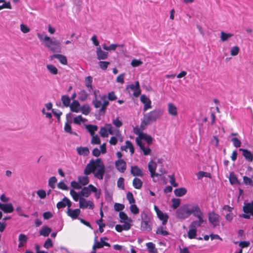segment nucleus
<instances>
[{
  "label": "nucleus",
  "mask_w": 253,
  "mask_h": 253,
  "mask_svg": "<svg viewBox=\"0 0 253 253\" xmlns=\"http://www.w3.org/2000/svg\"><path fill=\"white\" fill-rule=\"evenodd\" d=\"M105 173V167L102 159L101 158L91 159L86 165L84 171V173L86 176H79L78 180L80 184L86 185L89 182V178L87 175L93 173L95 178L101 180L103 178Z\"/></svg>",
  "instance_id": "nucleus-1"
},
{
  "label": "nucleus",
  "mask_w": 253,
  "mask_h": 253,
  "mask_svg": "<svg viewBox=\"0 0 253 253\" xmlns=\"http://www.w3.org/2000/svg\"><path fill=\"white\" fill-rule=\"evenodd\" d=\"M163 111L160 109H154L143 115V123L149 125L150 123L156 122L163 115Z\"/></svg>",
  "instance_id": "nucleus-2"
},
{
  "label": "nucleus",
  "mask_w": 253,
  "mask_h": 253,
  "mask_svg": "<svg viewBox=\"0 0 253 253\" xmlns=\"http://www.w3.org/2000/svg\"><path fill=\"white\" fill-rule=\"evenodd\" d=\"M44 45L52 52L61 51V43L58 40H52L50 37L45 36L44 37Z\"/></svg>",
  "instance_id": "nucleus-3"
},
{
  "label": "nucleus",
  "mask_w": 253,
  "mask_h": 253,
  "mask_svg": "<svg viewBox=\"0 0 253 253\" xmlns=\"http://www.w3.org/2000/svg\"><path fill=\"white\" fill-rule=\"evenodd\" d=\"M176 216L180 219H185L190 216L187 204L182 205L177 210Z\"/></svg>",
  "instance_id": "nucleus-4"
},
{
  "label": "nucleus",
  "mask_w": 253,
  "mask_h": 253,
  "mask_svg": "<svg viewBox=\"0 0 253 253\" xmlns=\"http://www.w3.org/2000/svg\"><path fill=\"white\" fill-rule=\"evenodd\" d=\"M208 219L209 222L213 227H216L219 225L220 216L214 211H210L208 213Z\"/></svg>",
  "instance_id": "nucleus-5"
},
{
  "label": "nucleus",
  "mask_w": 253,
  "mask_h": 253,
  "mask_svg": "<svg viewBox=\"0 0 253 253\" xmlns=\"http://www.w3.org/2000/svg\"><path fill=\"white\" fill-rule=\"evenodd\" d=\"M107 238L106 237H102L100 238V241H97L96 239L95 240V243L93 246V251L91 253H96V249H101L103 248L104 246H106L108 247H110V244L104 241V240H107Z\"/></svg>",
  "instance_id": "nucleus-6"
},
{
  "label": "nucleus",
  "mask_w": 253,
  "mask_h": 253,
  "mask_svg": "<svg viewBox=\"0 0 253 253\" xmlns=\"http://www.w3.org/2000/svg\"><path fill=\"white\" fill-rule=\"evenodd\" d=\"M79 207L82 209L88 208L90 210H93L94 205L92 201L86 200L83 197H80L79 199Z\"/></svg>",
  "instance_id": "nucleus-7"
},
{
  "label": "nucleus",
  "mask_w": 253,
  "mask_h": 253,
  "mask_svg": "<svg viewBox=\"0 0 253 253\" xmlns=\"http://www.w3.org/2000/svg\"><path fill=\"white\" fill-rule=\"evenodd\" d=\"M130 89L133 91V95L137 97L141 94V89L140 88V84L138 81L135 82V83L128 84L126 87V89Z\"/></svg>",
  "instance_id": "nucleus-8"
},
{
  "label": "nucleus",
  "mask_w": 253,
  "mask_h": 253,
  "mask_svg": "<svg viewBox=\"0 0 253 253\" xmlns=\"http://www.w3.org/2000/svg\"><path fill=\"white\" fill-rule=\"evenodd\" d=\"M190 215H193L194 217L199 214L202 210L199 205L194 203H187Z\"/></svg>",
  "instance_id": "nucleus-9"
},
{
  "label": "nucleus",
  "mask_w": 253,
  "mask_h": 253,
  "mask_svg": "<svg viewBox=\"0 0 253 253\" xmlns=\"http://www.w3.org/2000/svg\"><path fill=\"white\" fill-rule=\"evenodd\" d=\"M96 187L92 184H89L87 187H84L82 189L80 192L81 196L84 197H88L91 192H95Z\"/></svg>",
  "instance_id": "nucleus-10"
},
{
  "label": "nucleus",
  "mask_w": 253,
  "mask_h": 253,
  "mask_svg": "<svg viewBox=\"0 0 253 253\" xmlns=\"http://www.w3.org/2000/svg\"><path fill=\"white\" fill-rule=\"evenodd\" d=\"M135 133L139 134V136L136 138H139L141 141H142V140L146 141L148 145L152 144L153 138L151 135L146 133L140 132L139 130H138L137 132H136Z\"/></svg>",
  "instance_id": "nucleus-11"
},
{
  "label": "nucleus",
  "mask_w": 253,
  "mask_h": 253,
  "mask_svg": "<svg viewBox=\"0 0 253 253\" xmlns=\"http://www.w3.org/2000/svg\"><path fill=\"white\" fill-rule=\"evenodd\" d=\"M140 101L144 104L143 109L144 112H146L148 109L152 108V102L151 100L145 94L141 95Z\"/></svg>",
  "instance_id": "nucleus-12"
},
{
  "label": "nucleus",
  "mask_w": 253,
  "mask_h": 253,
  "mask_svg": "<svg viewBox=\"0 0 253 253\" xmlns=\"http://www.w3.org/2000/svg\"><path fill=\"white\" fill-rule=\"evenodd\" d=\"M136 143L140 149L142 151L144 155L147 156L150 154L151 149L149 147H146L143 141H141L139 138H136Z\"/></svg>",
  "instance_id": "nucleus-13"
},
{
  "label": "nucleus",
  "mask_w": 253,
  "mask_h": 253,
  "mask_svg": "<svg viewBox=\"0 0 253 253\" xmlns=\"http://www.w3.org/2000/svg\"><path fill=\"white\" fill-rule=\"evenodd\" d=\"M116 168L120 172H124L126 169V162L123 159H119L115 163Z\"/></svg>",
  "instance_id": "nucleus-14"
},
{
  "label": "nucleus",
  "mask_w": 253,
  "mask_h": 253,
  "mask_svg": "<svg viewBox=\"0 0 253 253\" xmlns=\"http://www.w3.org/2000/svg\"><path fill=\"white\" fill-rule=\"evenodd\" d=\"M148 170L150 172L151 177H154L158 176V173H156V169L157 168V164L153 161H151L148 164Z\"/></svg>",
  "instance_id": "nucleus-15"
},
{
  "label": "nucleus",
  "mask_w": 253,
  "mask_h": 253,
  "mask_svg": "<svg viewBox=\"0 0 253 253\" xmlns=\"http://www.w3.org/2000/svg\"><path fill=\"white\" fill-rule=\"evenodd\" d=\"M81 211L79 209H76L72 210L68 208L67 213L68 215L71 217L73 219H75L78 218L79 214H80Z\"/></svg>",
  "instance_id": "nucleus-16"
},
{
  "label": "nucleus",
  "mask_w": 253,
  "mask_h": 253,
  "mask_svg": "<svg viewBox=\"0 0 253 253\" xmlns=\"http://www.w3.org/2000/svg\"><path fill=\"white\" fill-rule=\"evenodd\" d=\"M66 206H68V208L70 207L71 202L66 197H64L62 201L58 202L56 205V207L58 209L64 208Z\"/></svg>",
  "instance_id": "nucleus-17"
},
{
  "label": "nucleus",
  "mask_w": 253,
  "mask_h": 253,
  "mask_svg": "<svg viewBox=\"0 0 253 253\" xmlns=\"http://www.w3.org/2000/svg\"><path fill=\"white\" fill-rule=\"evenodd\" d=\"M130 173L134 176L142 177L144 175L142 169L137 166L131 167Z\"/></svg>",
  "instance_id": "nucleus-18"
},
{
  "label": "nucleus",
  "mask_w": 253,
  "mask_h": 253,
  "mask_svg": "<svg viewBox=\"0 0 253 253\" xmlns=\"http://www.w3.org/2000/svg\"><path fill=\"white\" fill-rule=\"evenodd\" d=\"M56 58L59 60L60 63L62 65H66L67 64V59L65 55L60 54H54L50 56L51 60Z\"/></svg>",
  "instance_id": "nucleus-19"
},
{
  "label": "nucleus",
  "mask_w": 253,
  "mask_h": 253,
  "mask_svg": "<svg viewBox=\"0 0 253 253\" xmlns=\"http://www.w3.org/2000/svg\"><path fill=\"white\" fill-rule=\"evenodd\" d=\"M96 54L97 59L99 60H104L108 57V52L103 51L100 47L96 48Z\"/></svg>",
  "instance_id": "nucleus-20"
},
{
  "label": "nucleus",
  "mask_w": 253,
  "mask_h": 253,
  "mask_svg": "<svg viewBox=\"0 0 253 253\" xmlns=\"http://www.w3.org/2000/svg\"><path fill=\"white\" fill-rule=\"evenodd\" d=\"M240 151H242L243 156L245 159L248 162H252L253 160V154L248 149H240Z\"/></svg>",
  "instance_id": "nucleus-21"
},
{
  "label": "nucleus",
  "mask_w": 253,
  "mask_h": 253,
  "mask_svg": "<svg viewBox=\"0 0 253 253\" xmlns=\"http://www.w3.org/2000/svg\"><path fill=\"white\" fill-rule=\"evenodd\" d=\"M1 211L5 213H12L14 211V207L11 203L3 204Z\"/></svg>",
  "instance_id": "nucleus-22"
},
{
  "label": "nucleus",
  "mask_w": 253,
  "mask_h": 253,
  "mask_svg": "<svg viewBox=\"0 0 253 253\" xmlns=\"http://www.w3.org/2000/svg\"><path fill=\"white\" fill-rule=\"evenodd\" d=\"M78 154L81 156H87L89 154V151L86 147H78L77 148Z\"/></svg>",
  "instance_id": "nucleus-23"
},
{
  "label": "nucleus",
  "mask_w": 253,
  "mask_h": 253,
  "mask_svg": "<svg viewBox=\"0 0 253 253\" xmlns=\"http://www.w3.org/2000/svg\"><path fill=\"white\" fill-rule=\"evenodd\" d=\"M243 211L246 213L253 214V201L251 203L245 204L243 207Z\"/></svg>",
  "instance_id": "nucleus-24"
},
{
  "label": "nucleus",
  "mask_w": 253,
  "mask_h": 253,
  "mask_svg": "<svg viewBox=\"0 0 253 253\" xmlns=\"http://www.w3.org/2000/svg\"><path fill=\"white\" fill-rule=\"evenodd\" d=\"M80 104L79 101L76 100H74L69 106L71 111L78 113L80 111Z\"/></svg>",
  "instance_id": "nucleus-25"
},
{
  "label": "nucleus",
  "mask_w": 253,
  "mask_h": 253,
  "mask_svg": "<svg viewBox=\"0 0 253 253\" xmlns=\"http://www.w3.org/2000/svg\"><path fill=\"white\" fill-rule=\"evenodd\" d=\"M168 112L170 115L175 116L177 115V107L172 103H169L168 105Z\"/></svg>",
  "instance_id": "nucleus-26"
},
{
  "label": "nucleus",
  "mask_w": 253,
  "mask_h": 253,
  "mask_svg": "<svg viewBox=\"0 0 253 253\" xmlns=\"http://www.w3.org/2000/svg\"><path fill=\"white\" fill-rule=\"evenodd\" d=\"M18 241L19 242L18 244V248L23 247L28 241L27 236L24 234H20L18 236Z\"/></svg>",
  "instance_id": "nucleus-27"
},
{
  "label": "nucleus",
  "mask_w": 253,
  "mask_h": 253,
  "mask_svg": "<svg viewBox=\"0 0 253 253\" xmlns=\"http://www.w3.org/2000/svg\"><path fill=\"white\" fill-rule=\"evenodd\" d=\"M158 217L160 220L162 221V224L165 225L168 222L169 219V215L166 212H163L162 211L157 215Z\"/></svg>",
  "instance_id": "nucleus-28"
},
{
  "label": "nucleus",
  "mask_w": 253,
  "mask_h": 253,
  "mask_svg": "<svg viewBox=\"0 0 253 253\" xmlns=\"http://www.w3.org/2000/svg\"><path fill=\"white\" fill-rule=\"evenodd\" d=\"M51 231V229L45 225L43 226L40 230V235L44 237H47Z\"/></svg>",
  "instance_id": "nucleus-29"
},
{
  "label": "nucleus",
  "mask_w": 253,
  "mask_h": 253,
  "mask_svg": "<svg viewBox=\"0 0 253 253\" xmlns=\"http://www.w3.org/2000/svg\"><path fill=\"white\" fill-rule=\"evenodd\" d=\"M141 228L142 230L150 231L152 230L150 221H141Z\"/></svg>",
  "instance_id": "nucleus-30"
},
{
  "label": "nucleus",
  "mask_w": 253,
  "mask_h": 253,
  "mask_svg": "<svg viewBox=\"0 0 253 253\" xmlns=\"http://www.w3.org/2000/svg\"><path fill=\"white\" fill-rule=\"evenodd\" d=\"M109 104L108 100H104L103 104L101 105V108L98 110V114L100 116H103L105 114L107 107Z\"/></svg>",
  "instance_id": "nucleus-31"
},
{
  "label": "nucleus",
  "mask_w": 253,
  "mask_h": 253,
  "mask_svg": "<svg viewBox=\"0 0 253 253\" xmlns=\"http://www.w3.org/2000/svg\"><path fill=\"white\" fill-rule=\"evenodd\" d=\"M132 185L134 188L137 189H140L142 187L143 182L140 179L137 177H135L132 181Z\"/></svg>",
  "instance_id": "nucleus-32"
},
{
  "label": "nucleus",
  "mask_w": 253,
  "mask_h": 253,
  "mask_svg": "<svg viewBox=\"0 0 253 253\" xmlns=\"http://www.w3.org/2000/svg\"><path fill=\"white\" fill-rule=\"evenodd\" d=\"M186 193L187 190L184 187L177 188L174 190V193L177 197H182L185 195Z\"/></svg>",
  "instance_id": "nucleus-33"
},
{
  "label": "nucleus",
  "mask_w": 253,
  "mask_h": 253,
  "mask_svg": "<svg viewBox=\"0 0 253 253\" xmlns=\"http://www.w3.org/2000/svg\"><path fill=\"white\" fill-rule=\"evenodd\" d=\"M119 217L120 218V222L121 223L126 221L133 222L132 219L130 217H128L127 214L124 211L120 212Z\"/></svg>",
  "instance_id": "nucleus-34"
},
{
  "label": "nucleus",
  "mask_w": 253,
  "mask_h": 253,
  "mask_svg": "<svg viewBox=\"0 0 253 253\" xmlns=\"http://www.w3.org/2000/svg\"><path fill=\"white\" fill-rule=\"evenodd\" d=\"M61 100L64 107H69L71 104V99L67 95H62Z\"/></svg>",
  "instance_id": "nucleus-35"
},
{
  "label": "nucleus",
  "mask_w": 253,
  "mask_h": 253,
  "mask_svg": "<svg viewBox=\"0 0 253 253\" xmlns=\"http://www.w3.org/2000/svg\"><path fill=\"white\" fill-rule=\"evenodd\" d=\"M88 96V94L84 89L81 90L79 92V99L81 101H85Z\"/></svg>",
  "instance_id": "nucleus-36"
},
{
  "label": "nucleus",
  "mask_w": 253,
  "mask_h": 253,
  "mask_svg": "<svg viewBox=\"0 0 253 253\" xmlns=\"http://www.w3.org/2000/svg\"><path fill=\"white\" fill-rule=\"evenodd\" d=\"M148 250L152 253H158L157 249L155 248V245L152 242H148L146 244Z\"/></svg>",
  "instance_id": "nucleus-37"
},
{
  "label": "nucleus",
  "mask_w": 253,
  "mask_h": 253,
  "mask_svg": "<svg viewBox=\"0 0 253 253\" xmlns=\"http://www.w3.org/2000/svg\"><path fill=\"white\" fill-rule=\"evenodd\" d=\"M81 112L84 115H87L90 112V109L88 104H84L80 108Z\"/></svg>",
  "instance_id": "nucleus-38"
},
{
  "label": "nucleus",
  "mask_w": 253,
  "mask_h": 253,
  "mask_svg": "<svg viewBox=\"0 0 253 253\" xmlns=\"http://www.w3.org/2000/svg\"><path fill=\"white\" fill-rule=\"evenodd\" d=\"M47 70L52 75H56L58 73L57 68L52 64H47L46 65Z\"/></svg>",
  "instance_id": "nucleus-39"
},
{
  "label": "nucleus",
  "mask_w": 253,
  "mask_h": 253,
  "mask_svg": "<svg viewBox=\"0 0 253 253\" xmlns=\"http://www.w3.org/2000/svg\"><path fill=\"white\" fill-rule=\"evenodd\" d=\"M233 36V34L226 33L223 31H222L221 32L220 40L221 42H224Z\"/></svg>",
  "instance_id": "nucleus-40"
},
{
  "label": "nucleus",
  "mask_w": 253,
  "mask_h": 253,
  "mask_svg": "<svg viewBox=\"0 0 253 253\" xmlns=\"http://www.w3.org/2000/svg\"><path fill=\"white\" fill-rule=\"evenodd\" d=\"M141 221H151V216L146 211H143L141 212Z\"/></svg>",
  "instance_id": "nucleus-41"
},
{
  "label": "nucleus",
  "mask_w": 253,
  "mask_h": 253,
  "mask_svg": "<svg viewBox=\"0 0 253 253\" xmlns=\"http://www.w3.org/2000/svg\"><path fill=\"white\" fill-rule=\"evenodd\" d=\"M197 235V229L189 227V230L188 232V237L189 239H194Z\"/></svg>",
  "instance_id": "nucleus-42"
},
{
  "label": "nucleus",
  "mask_w": 253,
  "mask_h": 253,
  "mask_svg": "<svg viewBox=\"0 0 253 253\" xmlns=\"http://www.w3.org/2000/svg\"><path fill=\"white\" fill-rule=\"evenodd\" d=\"M70 193L71 195L72 196L73 200L75 201H76V202H77L78 201H79L80 198L81 197H80V196H81L80 193H78L74 190L71 189L70 190Z\"/></svg>",
  "instance_id": "nucleus-43"
},
{
  "label": "nucleus",
  "mask_w": 253,
  "mask_h": 253,
  "mask_svg": "<svg viewBox=\"0 0 253 253\" xmlns=\"http://www.w3.org/2000/svg\"><path fill=\"white\" fill-rule=\"evenodd\" d=\"M85 121V119L83 118L81 115H79L74 118L73 123L75 124L80 125L82 122L84 123Z\"/></svg>",
  "instance_id": "nucleus-44"
},
{
  "label": "nucleus",
  "mask_w": 253,
  "mask_h": 253,
  "mask_svg": "<svg viewBox=\"0 0 253 253\" xmlns=\"http://www.w3.org/2000/svg\"><path fill=\"white\" fill-rule=\"evenodd\" d=\"M229 181L231 184H239L237 177L234 175L233 172L230 174Z\"/></svg>",
  "instance_id": "nucleus-45"
},
{
  "label": "nucleus",
  "mask_w": 253,
  "mask_h": 253,
  "mask_svg": "<svg viewBox=\"0 0 253 253\" xmlns=\"http://www.w3.org/2000/svg\"><path fill=\"white\" fill-rule=\"evenodd\" d=\"M125 148H128L129 149V151L131 154L134 153V148L132 144V143L129 141L126 140V145L124 146Z\"/></svg>",
  "instance_id": "nucleus-46"
},
{
  "label": "nucleus",
  "mask_w": 253,
  "mask_h": 253,
  "mask_svg": "<svg viewBox=\"0 0 253 253\" xmlns=\"http://www.w3.org/2000/svg\"><path fill=\"white\" fill-rule=\"evenodd\" d=\"M88 132H89L91 135H93L94 134V131L97 130V126L95 125H87L86 126Z\"/></svg>",
  "instance_id": "nucleus-47"
},
{
  "label": "nucleus",
  "mask_w": 253,
  "mask_h": 253,
  "mask_svg": "<svg viewBox=\"0 0 253 253\" xmlns=\"http://www.w3.org/2000/svg\"><path fill=\"white\" fill-rule=\"evenodd\" d=\"M172 208L173 209H176L180 204V200L177 198H172Z\"/></svg>",
  "instance_id": "nucleus-48"
},
{
  "label": "nucleus",
  "mask_w": 253,
  "mask_h": 253,
  "mask_svg": "<svg viewBox=\"0 0 253 253\" xmlns=\"http://www.w3.org/2000/svg\"><path fill=\"white\" fill-rule=\"evenodd\" d=\"M156 233L157 234L162 235L163 236H167L169 235V232L164 229L162 226L158 228L156 231Z\"/></svg>",
  "instance_id": "nucleus-49"
},
{
  "label": "nucleus",
  "mask_w": 253,
  "mask_h": 253,
  "mask_svg": "<svg viewBox=\"0 0 253 253\" xmlns=\"http://www.w3.org/2000/svg\"><path fill=\"white\" fill-rule=\"evenodd\" d=\"M132 222H129L128 221L123 222L124 224L121 225L123 230L127 231L129 230L132 226L131 223Z\"/></svg>",
  "instance_id": "nucleus-50"
},
{
  "label": "nucleus",
  "mask_w": 253,
  "mask_h": 253,
  "mask_svg": "<svg viewBox=\"0 0 253 253\" xmlns=\"http://www.w3.org/2000/svg\"><path fill=\"white\" fill-rule=\"evenodd\" d=\"M56 182V178L55 176H52L48 180V185L51 188L53 189L55 187V183Z\"/></svg>",
  "instance_id": "nucleus-51"
},
{
  "label": "nucleus",
  "mask_w": 253,
  "mask_h": 253,
  "mask_svg": "<svg viewBox=\"0 0 253 253\" xmlns=\"http://www.w3.org/2000/svg\"><path fill=\"white\" fill-rule=\"evenodd\" d=\"M110 64L109 62L108 61H100L99 62V66L100 68L103 71H105L108 65Z\"/></svg>",
  "instance_id": "nucleus-52"
},
{
  "label": "nucleus",
  "mask_w": 253,
  "mask_h": 253,
  "mask_svg": "<svg viewBox=\"0 0 253 253\" xmlns=\"http://www.w3.org/2000/svg\"><path fill=\"white\" fill-rule=\"evenodd\" d=\"M231 141L233 143L234 146L236 148H239L241 145V142L240 140L236 137L231 138Z\"/></svg>",
  "instance_id": "nucleus-53"
},
{
  "label": "nucleus",
  "mask_w": 253,
  "mask_h": 253,
  "mask_svg": "<svg viewBox=\"0 0 253 253\" xmlns=\"http://www.w3.org/2000/svg\"><path fill=\"white\" fill-rule=\"evenodd\" d=\"M243 182L246 185H253V181L251 178H250L247 176H243Z\"/></svg>",
  "instance_id": "nucleus-54"
},
{
  "label": "nucleus",
  "mask_w": 253,
  "mask_h": 253,
  "mask_svg": "<svg viewBox=\"0 0 253 253\" xmlns=\"http://www.w3.org/2000/svg\"><path fill=\"white\" fill-rule=\"evenodd\" d=\"M126 198L127 200L128 201L129 203L130 204H134L135 202V200L133 197V195L132 193L130 192H128L126 194Z\"/></svg>",
  "instance_id": "nucleus-55"
},
{
  "label": "nucleus",
  "mask_w": 253,
  "mask_h": 253,
  "mask_svg": "<svg viewBox=\"0 0 253 253\" xmlns=\"http://www.w3.org/2000/svg\"><path fill=\"white\" fill-rule=\"evenodd\" d=\"M92 137L91 140V144H99L100 143V139L97 135H92Z\"/></svg>",
  "instance_id": "nucleus-56"
},
{
  "label": "nucleus",
  "mask_w": 253,
  "mask_h": 253,
  "mask_svg": "<svg viewBox=\"0 0 253 253\" xmlns=\"http://www.w3.org/2000/svg\"><path fill=\"white\" fill-rule=\"evenodd\" d=\"M130 210L132 213L136 214L139 213V209L135 204H131L130 207Z\"/></svg>",
  "instance_id": "nucleus-57"
},
{
  "label": "nucleus",
  "mask_w": 253,
  "mask_h": 253,
  "mask_svg": "<svg viewBox=\"0 0 253 253\" xmlns=\"http://www.w3.org/2000/svg\"><path fill=\"white\" fill-rule=\"evenodd\" d=\"M203 211H201L199 214H197L195 217L198 218L197 221L202 225V224L204 222V220L203 219Z\"/></svg>",
  "instance_id": "nucleus-58"
},
{
  "label": "nucleus",
  "mask_w": 253,
  "mask_h": 253,
  "mask_svg": "<svg viewBox=\"0 0 253 253\" xmlns=\"http://www.w3.org/2000/svg\"><path fill=\"white\" fill-rule=\"evenodd\" d=\"M53 246V243L52 240L50 238H47L44 243L43 247L46 249H49V248L52 247Z\"/></svg>",
  "instance_id": "nucleus-59"
},
{
  "label": "nucleus",
  "mask_w": 253,
  "mask_h": 253,
  "mask_svg": "<svg viewBox=\"0 0 253 253\" xmlns=\"http://www.w3.org/2000/svg\"><path fill=\"white\" fill-rule=\"evenodd\" d=\"M125 208V206L123 204L120 203H115L114 204V209L117 211H122Z\"/></svg>",
  "instance_id": "nucleus-60"
},
{
  "label": "nucleus",
  "mask_w": 253,
  "mask_h": 253,
  "mask_svg": "<svg viewBox=\"0 0 253 253\" xmlns=\"http://www.w3.org/2000/svg\"><path fill=\"white\" fill-rule=\"evenodd\" d=\"M113 125L117 127H120L123 125L122 122L119 119V117H117L113 121Z\"/></svg>",
  "instance_id": "nucleus-61"
},
{
  "label": "nucleus",
  "mask_w": 253,
  "mask_h": 253,
  "mask_svg": "<svg viewBox=\"0 0 253 253\" xmlns=\"http://www.w3.org/2000/svg\"><path fill=\"white\" fill-rule=\"evenodd\" d=\"M239 47L238 46H233L230 51V54L232 56H236L239 52Z\"/></svg>",
  "instance_id": "nucleus-62"
},
{
  "label": "nucleus",
  "mask_w": 253,
  "mask_h": 253,
  "mask_svg": "<svg viewBox=\"0 0 253 253\" xmlns=\"http://www.w3.org/2000/svg\"><path fill=\"white\" fill-rule=\"evenodd\" d=\"M142 64V62L140 60L133 59L131 62V65L133 67H138Z\"/></svg>",
  "instance_id": "nucleus-63"
},
{
  "label": "nucleus",
  "mask_w": 253,
  "mask_h": 253,
  "mask_svg": "<svg viewBox=\"0 0 253 253\" xmlns=\"http://www.w3.org/2000/svg\"><path fill=\"white\" fill-rule=\"evenodd\" d=\"M99 133L101 136L103 137H105L108 136V133L106 128V126L101 127L100 129Z\"/></svg>",
  "instance_id": "nucleus-64"
}]
</instances>
